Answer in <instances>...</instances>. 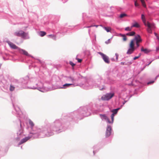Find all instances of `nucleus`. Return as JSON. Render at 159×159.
Returning <instances> with one entry per match:
<instances>
[{"instance_id":"f257e3e1","label":"nucleus","mask_w":159,"mask_h":159,"mask_svg":"<svg viewBox=\"0 0 159 159\" xmlns=\"http://www.w3.org/2000/svg\"><path fill=\"white\" fill-rule=\"evenodd\" d=\"M92 106L90 105L80 107L77 110L65 115L63 119L56 120L54 122L53 129L57 133L65 131L69 126L70 122H75L78 119H82L90 116L91 113Z\"/></svg>"},{"instance_id":"f03ea898","label":"nucleus","mask_w":159,"mask_h":159,"mask_svg":"<svg viewBox=\"0 0 159 159\" xmlns=\"http://www.w3.org/2000/svg\"><path fill=\"white\" fill-rule=\"evenodd\" d=\"M30 126V130L29 133L40 138L45 137H48L53 135L54 130L53 125L54 122L52 124L48 123L46 125L39 128L34 126V124L30 119L28 120Z\"/></svg>"},{"instance_id":"7ed1b4c3","label":"nucleus","mask_w":159,"mask_h":159,"mask_svg":"<svg viewBox=\"0 0 159 159\" xmlns=\"http://www.w3.org/2000/svg\"><path fill=\"white\" fill-rule=\"evenodd\" d=\"M25 80H26L25 88L26 89H38V90L42 92H45L47 91V90L45 87L44 86V84L41 81L38 80L37 82V78L32 76L30 74L24 77Z\"/></svg>"},{"instance_id":"20e7f679","label":"nucleus","mask_w":159,"mask_h":159,"mask_svg":"<svg viewBox=\"0 0 159 159\" xmlns=\"http://www.w3.org/2000/svg\"><path fill=\"white\" fill-rule=\"evenodd\" d=\"M100 80H102V77H100ZM99 84L96 83L95 81L91 78H89L87 79L84 84H78V86L82 87L83 89H92L94 86L98 88L100 90H103L105 89V86L103 85H101L100 83V81L99 82Z\"/></svg>"},{"instance_id":"39448f33","label":"nucleus","mask_w":159,"mask_h":159,"mask_svg":"<svg viewBox=\"0 0 159 159\" xmlns=\"http://www.w3.org/2000/svg\"><path fill=\"white\" fill-rule=\"evenodd\" d=\"M10 81L12 83L10 85L9 90L12 91L14 90L15 88L19 89H25L26 81L25 80L24 77L20 78L19 80L15 79L13 77L8 76ZM25 81H26L25 80Z\"/></svg>"},{"instance_id":"423d86ee","label":"nucleus","mask_w":159,"mask_h":159,"mask_svg":"<svg viewBox=\"0 0 159 159\" xmlns=\"http://www.w3.org/2000/svg\"><path fill=\"white\" fill-rule=\"evenodd\" d=\"M141 19L145 26L148 27L147 30L148 32L150 34H152V29H155L156 28L155 24L153 22L151 23L148 21L146 22V18L143 14H141Z\"/></svg>"},{"instance_id":"0eeeda50","label":"nucleus","mask_w":159,"mask_h":159,"mask_svg":"<svg viewBox=\"0 0 159 159\" xmlns=\"http://www.w3.org/2000/svg\"><path fill=\"white\" fill-rule=\"evenodd\" d=\"M69 26L70 27V28L63 27H61L59 30L60 31L57 32V35H59L60 34L61 35V36L64 35L66 33H69L71 30L73 28V27L70 26Z\"/></svg>"},{"instance_id":"6e6552de","label":"nucleus","mask_w":159,"mask_h":159,"mask_svg":"<svg viewBox=\"0 0 159 159\" xmlns=\"http://www.w3.org/2000/svg\"><path fill=\"white\" fill-rule=\"evenodd\" d=\"M62 84V82L61 81H59V82H58L57 83V88L58 89H66L67 88H68L70 86H71L72 87H75L76 86H78V84H75L71 83V84H69V83H66L64 84H62L61 85H58V84Z\"/></svg>"},{"instance_id":"1a4fd4ad","label":"nucleus","mask_w":159,"mask_h":159,"mask_svg":"<svg viewBox=\"0 0 159 159\" xmlns=\"http://www.w3.org/2000/svg\"><path fill=\"white\" fill-rule=\"evenodd\" d=\"M32 138V139L39 138L29 133L28 136L25 137L24 138L22 139L18 143V146H19L21 144L25 142L29 139Z\"/></svg>"},{"instance_id":"9d476101","label":"nucleus","mask_w":159,"mask_h":159,"mask_svg":"<svg viewBox=\"0 0 159 159\" xmlns=\"http://www.w3.org/2000/svg\"><path fill=\"white\" fill-rule=\"evenodd\" d=\"M12 104L15 111L12 112V114L16 115L18 117L21 118L22 115V112L21 111L20 108L17 106H15L13 102H12Z\"/></svg>"},{"instance_id":"9b49d317","label":"nucleus","mask_w":159,"mask_h":159,"mask_svg":"<svg viewBox=\"0 0 159 159\" xmlns=\"http://www.w3.org/2000/svg\"><path fill=\"white\" fill-rule=\"evenodd\" d=\"M19 120L20 122V129H19L18 131L17 132V137L15 139L16 141H19L20 139L23 138L24 136V135L23 134V130L22 129L21 121L19 118Z\"/></svg>"},{"instance_id":"f8f14e48","label":"nucleus","mask_w":159,"mask_h":159,"mask_svg":"<svg viewBox=\"0 0 159 159\" xmlns=\"http://www.w3.org/2000/svg\"><path fill=\"white\" fill-rule=\"evenodd\" d=\"M137 48L135 47V43L130 42L129 44V48L126 52V54H131Z\"/></svg>"},{"instance_id":"ddd939ff","label":"nucleus","mask_w":159,"mask_h":159,"mask_svg":"<svg viewBox=\"0 0 159 159\" xmlns=\"http://www.w3.org/2000/svg\"><path fill=\"white\" fill-rule=\"evenodd\" d=\"M114 95V93H107L105 95H103L101 98L102 100L108 101L111 99Z\"/></svg>"},{"instance_id":"4468645a","label":"nucleus","mask_w":159,"mask_h":159,"mask_svg":"<svg viewBox=\"0 0 159 159\" xmlns=\"http://www.w3.org/2000/svg\"><path fill=\"white\" fill-rule=\"evenodd\" d=\"M98 54L100 55L105 63L107 64H109L110 63L109 59L108 56L101 52H98Z\"/></svg>"},{"instance_id":"2eb2a0df","label":"nucleus","mask_w":159,"mask_h":159,"mask_svg":"<svg viewBox=\"0 0 159 159\" xmlns=\"http://www.w3.org/2000/svg\"><path fill=\"white\" fill-rule=\"evenodd\" d=\"M112 129L111 126L110 125H107L105 133V137L106 138H108L110 135H112Z\"/></svg>"},{"instance_id":"dca6fc26","label":"nucleus","mask_w":159,"mask_h":159,"mask_svg":"<svg viewBox=\"0 0 159 159\" xmlns=\"http://www.w3.org/2000/svg\"><path fill=\"white\" fill-rule=\"evenodd\" d=\"M142 41L143 40L141 39L140 35L139 34H137L135 36L134 39L131 40L130 42L134 43L135 41V42L141 43Z\"/></svg>"},{"instance_id":"f3484780","label":"nucleus","mask_w":159,"mask_h":159,"mask_svg":"<svg viewBox=\"0 0 159 159\" xmlns=\"http://www.w3.org/2000/svg\"><path fill=\"white\" fill-rule=\"evenodd\" d=\"M115 81L113 78L111 76H108L106 77V79L104 80V82L105 84H114Z\"/></svg>"},{"instance_id":"a211bd4d","label":"nucleus","mask_w":159,"mask_h":159,"mask_svg":"<svg viewBox=\"0 0 159 159\" xmlns=\"http://www.w3.org/2000/svg\"><path fill=\"white\" fill-rule=\"evenodd\" d=\"M18 51L20 53L26 56L31 57L32 58H34V57L32 56L29 54L27 52L23 49H21L20 48H19Z\"/></svg>"},{"instance_id":"6ab92c4d","label":"nucleus","mask_w":159,"mask_h":159,"mask_svg":"<svg viewBox=\"0 0 159 159\" xmlns=\"http://www.w3.org/2000/svg\"><path fill=\"white\" fill-rule=\"evenodd\" d=\"M49 29L50 30H55L56 28L57 23L54 22V21H52L48 23Z\"/></svg>"},{"instance_id":"aec40b11","label":"nucleus","mask_w":159,"mask_h":159,"mask_svg":"<svg viewBox=\"0 0 159 159\" xmlns=\"http://www.w3.org/2000/svg\"><path fill=\"white\" fill-rule=\"evenodd\" d=\"M8 44L9 46L12 49H17L18 50H19L20 48L16 46L15 44L13 43H12L10 42V41H7Z\"/></svg>"},{"instance_id":"412c9836","label":"nucleus","mask_w":159,"mask_h":159,"mask_svg":"<svg viewBox=\"0 0 159 159\" xmlns=\"http://www.w3.org/2000/svg\"><path fill=\"white\" fill-rule=\"evenodd\" d=\"M140 51L142 52H143L144 54H148L150 52L152 51V50L148 49L147 48H144L143 47H142L140 49Z\"/></svg>"},{"instance_id":"4be33fe9","label":"nucleus","mask_w":159,"mask_h":159,"mask_svg":"<svg viewBox=\"0 0 159 159\" xmlns=\"http://www.w3.org/2000/svg\"><path fill=\"white\" fill-rule=\"evenodd\" d=\"M24 31L22 30H20L18 31L15 32L14 33V35L18 37H22L23 34H24Z\"/></svg>"},{"instance_id":"5701e85b","label":"nucleus","mask_w":159,"mask_h":159,"mask_svg":"<svg viewBox=\"0 0 159 159\" xmlns=\"http://www.w3.org/2000/svg\"><path fill=\"white\" fill-rule=\"evenodd\" d=\"M99 115L101 118L102 120H105L108 123V118L105 114H100Z\"/></svg>"},{"instance_id":"b1692460","label":"nucleus","mask_w":159,"mask_h":159,"mask_svg":"<svg viewBox=\"0 0 159 159\" xmlns=\"http://www.w3.org/2000/svg\"><path fill=\"white\" fill-rule=\"evenodd\" d=\"M6 153L4 149V148L0 146V158L4 156Z\"/></svg>"},{"instance_id":"393cba45","label":"nucleus","mask_w":159,"mask_h":159,"mask_svg":"<svg viewBox=\"0 0 159 159\" xmlns=\"http://www.w3.org/2000/svg\"><path fill=\"white\" fill-rule=\"evenodd\" d=\"M134 23L132 24V25L131 26V28L135 27L137 28H139L140 27V25L136 21L134 20Z\"/></svg>"},{"instance_id":"a878e982","label":"nucleus","mask_w":159,"mask_h":159,"mask_svg":"<svg viewBox=\"0 0 159 159\" xmlns=\"http://www.w3.org/2000/svg\"><path fill=\"white\" fill-rule=\"evenodd\" d=\"M58 35H57V33L56 35H55L54 34H51L48 35L47 36L48 37L54 40H56L57 39V37Z\"/></svg>"},{"instance_id":"bb28decb","label":"nucleus","mask_w":159,"mask_h":159,"mask_svg":"<svg viewBox=\"0 0 159 159\" xmlns=\"http://www.w3.org/2000/svg\"><path fill=\"white\" fill-rule=\"evenodd\" d=\"M24 33L23 34V35H22L21 37L25 39H29L30 37L28 34L25 33V32H24Z\"/></svg>"},{"instance_id":"cd10ccee","label":"nucleus","mask_w":159,"mask_h":159,"mask_svg":"<svg viewBox=\"0 0 159 159\" xmlns=\"http://www.w3.org/2000/svg\"><path fill=\"white\" fill-rule=\"evenodd\" d=\"M115 115H113V114H111V121H110L109 120V119L108 118V123L109 124H112L114 122V116Z\"/></svg>"},{"instance_id":"c85d7f7f","label":"nucleus","mask_w":159,"mask_h":159,"mask_svg":"<svg viewBox=\"0 0 159 159\" xmlns=\"http://www.w3.org/2000/svg\"><path fill=\"white\" fill-rule=\"evenodd\" d=\"M135 34V32L134 31H132L128 33H127L126 35L129 36H134Z\"/></svg>"},{"instance_id":"c756f323","label":"nucleus","mask_w":159,"mask_h":159,"mask_svg":"<svg viewBox=\"0 0 159 159\" xmlns=\"http://www.w3.org/2000/svg\"><path fill=\"white\" fill-rule=\"evenodd\" d=\"M104 29L107 32H110L111 33V29L110 27H104Z\"/></svg>"},{"instance_id":"7c9ffc66","label":"nucleus","mask_w":159,"mask_h":159,"mask_svg":"<svg viewBox=\"0 0 159 159\" xmlns=\"http://www.w3.org/2000/svg\"><path fill=\"white\" fill-rule=\"evenodd\" d=\"M5 6H6L7 7L8 6V4L7 2H5L2 4L0 3V7H4Z\"/></svg>"},{"instance_id":"2f4dec72","label":"nucleus","mask_w":159,"mask_h":159,"mask_svg":"<svg viewBox=\"0 0 159 159\" xmlns=\"http://www.w3.org/2000/svg\"><path fill=\"white\" fill-rule=\"evenodd\" d=\"M46 34V33L44 31H40L39 33V35L41 37H43Z\"/></svg>"},{"instance_id":"473e14b6","label":"nucleus","mask_w":159,"mask_h":159,"mask_svg":"<svg viewBox=\"0 0 159 159\" xmlns=\"http://www.w3.org/2000/svg\"><path fill=\"white\" fill-rule=\"evenodd\" d=\"M111 69H109L105 72L106 75V77L110 76L111 74Z\"/></svg>"},{"instance_id":"72a5a7b5","label":"nucleus","mask_w":159,"mask_h":159,"mask_svg":"<svg viewBox=\"0 0 159 159\" xmlns=\"http://www.w3.org/2000/svg\"><path fill=\"white\" fill-rule=\"evenodd\" d=\"M97 146H94L93 147V155H94L97 152H98V151L99 150V149H96V148H97Z\"/></svg>"},{"instance_id":"f704fd0d","label":"nucleus","mask_w":159,"mask_h":159,"mask_svg":"<svg viewBox=\"0 0 159 159\" xmlns=\"http://www.w3.org/2000/svg\"><path fill=\"white\" fill-rule=\"evenodd\" d=\"M99 26H102V25H91L90 26H85L84 27V28H90L91 27H94V26L96 27H98Z\"/></svg>"},{"instance_id":"c9c22d12","label":"nucleus","mask_w":159,"mask_h":159,"mask_svg":"<svg viewBox=\"0 0 159 159\" xmlns=\"http://www.w3.org/2000/svg\"><path fill=\"white\" fill-rule=\"evenodd\" d=\"M54 20L52 21H54V22L57 24V22L59 21V17L57 16H54Z\"/></svg>"},{"instance_id":"e433bc0d","label":"nucleus","mask_w":159,"mask_h":159,"mask_svg":"<svg viewBox=\"0 0 159 159\" xmlns=\"http://www.w3.org/2000/svg\"><path fill=\"white\" fill-rule=\"evenodd\" d=\"M66 77L67 78V79H70L71 80L72 82H74V81H76V79H75L74 77L71 76Z\"/></svg>"},{"instance_id":"4c0bfd02","label":"nucleus","mask_w":159,"mask_h":159,"mask_svg":"<svg viewBox=\"0 0 159 159\" xmlns=\"http://www.w3.org/2000/svg\"><path fill=\"white\" fill-rule=\"evenodd\" d=\"M127 15L125 13H122L120 14L119 17L120 18H122L124 17L127 16Z\"/></svg>"},{"instance_id":"58836bf2","label":"nucleus","mask_w":159,"mask_h":159,"mask_svg":"<svg viewBox=\"0 0 159 159\" xmlns=\"http://www.w3.org/2000/svg\"><path fill=\"white\" fill-rule=\"evenodd\" d=\"M111 111L112 112V114H113V115H115V114H116L118 112L117 111H116V109H112Z\"/></svg>"},{"instance_id":"ea45409f","label":"nucleus","mask_w":159,"mask_h":159,"mask_svg":"<svg viewBox=\"0 0 159 159\" xmlns=\"http://www.w3.org/2000/svg\"><path fill=\"white\" fill-rule=\"evenodd\" d=\"M134 5L135 7H137L138 8H139L140 7V6L139 3H137V2L135 0L134 1Z\"/></svg>"},{"instance_id":"a19ab883","label":"nucleus","mask_w":159,"mask_h":159,"mask_svg":"<svg viewBox=\"0 0 159 159\" xmlns=\"http://www.w3.org/2000/svg\"><path fill=\"white\" fill-rule=\"evenodd\" d=\"M154 80H150L147 83V84L148 85H149L150 84H152L154 83Z\"/></svg>"},{"instance_id":"79ce46f5","label":"nucleus","mask_w":159,"mask_h":159,"mask_svg":"<svg viewBox=\"0 0 159 159\" xmlns=\"http://www.w3.org/2000/svg\"><path fill=\"white\" fill-rule=\"evenodd\" d=\"M131 28L129 27L128 26L125 28V30L127 31H130L131 30Z\"/></svg>"},{"instance_id":"37998d69","label":"nucleus","mask_w":159,"mask_h":159,"mask_svg":"<svg viewBox=\"0 0 159 159\" xmlns=\"http://www.w3.org/2000/svg\"><path fill=\"white\" fill-rule=\"evenodd\" d=\"M142 3V6L144 8H146V5L145 3V2L144 0L142 1V2H141Z\"/></svg>"},{"instance_id":"c03bdc74","label":"nucleus","mask_w":159,"mask_h":159,"mask_svg":"<svg viewBox=\"0 0 159 159\" xmlns=\"http://www.w3.org/2000/svg\"><path fill=\"white\" fill-rule=\"evenodd\" d=\"M69 64L72 67H73L76 65V64L74 63L72 61H69Z\"/></svg>"},{"instance_id":"a18cd8bd","label":"nucleus","mask_w":159,"mask_h":159,"mask_svg":"<svg viewBox=\"0 0 159 159\" xmlns=\"http://www.w3.org/2000/svg\"><path fill=\"white\" fill-rule=\"evenodd\" d=\"M122 37H123V40L124 41H126L127 38L125 34H124V35L122 36Z\"/></svg>"},{"instance_id":"49530a36","label":"nucleus","mask_w":159,"mask_h":159,"mask_svg":"<svg viewBox=\"0 0 159 159\" xmlns=\"http://www.w3.org/2000/svg\"><path fill=\"white\" fill-rule=\"evenodd\" d=\"M115 55L116 57V61L117 62L118 61V60L119 55L117 53H115Z\"/></svg>"},{"instance_id":"de8ad7c7","label":"nucleus","mask_w":159,"mask_h":159,"mask_svg":"<svg viewBox=\"0 0 159 159\" xmlns=\"http://www.w3.org/2000/svg\"><path fill=\"white\" fill-rule=\"evenodd\" d=\"M155 36L156 37L157 39L159 41V37L158 34L156 32H154V33Z\"/></svg>"},{"instance_id":"09e8293b","label":"nucleus","mask_w":159,"mask_h":159,"mask_svg":"<svg viewBox=\"0 0 159 159\" xmlns=\"http://www.w3.org/2000/svg\"><path fill=\"white\" fill-rule=\"evenodd\" d=\"M86 17V13H82V18L83 20L84 21V19H85V17Z\"/></svg>"},{"instance_id":"8fccbe9b","label":"nucleus","mask_w":159,"mask_h":159,"mask_svg":"<svg viewBox=\"0 0 159 159\" xmlns=\"http://www.w3.org/2000/svg\"><path fill=\"white\" fill-rule=\"evenodd\" d=\"M76 59L77 60L78 62L79 63L81 62L82 61V59L78 58L77 57H76Z\"/></svg>"},{"instance_id":"3c124183","label":"nucleus","mask_w":159,"mask_h":159,"mask_svg":"<svg viewBox=\"0 0 159 159\" xmlns=\"http://www.w3.org/2000/svg\"><path fill=\"white\" fill-rule=\"evenodd\" d=\"M110 43H111L110 39H109L107 40L105 42V43L107 44Z\"/></svg>"},{"instance_id":"603ef678","label":"nucleus","mask_w":159,"mask_h":159,"mask_svg":"<svg viewBox=\"0 0 159 159\" xmlns=\"http://www.w3.org/2000/svg\"><path fill=\"white\" fill-rule=\"evenodd\" d=\"M153 61V60L152 61H149L147 64H146L145 65V66H144V68H145L146 66H148L149 65H150Z\"/></svg>"},{"instance_id":"864d4df0","label":"nucleus","mask_w":159,"mask_h":159,"mask_svg":"<svg viewBox=\"0 0 159 159\" xmlns=\"http://www.w3.org/2000/svg\"><path fill=\"white\" fill-rule=\"evenodd\" d=\"M139 43L136 42V48H139L140 46V44Z\"/></svg>"},{"instance_id":"5fc2aeb1","label":"nucleus","mask_w":159,"mask_h":159,"mask_svg":"<svg viewBox=\"0 0 159 159\" xmlns=\"http://www.w3.org/2000/svg\"><path fill=\"white\" fill-rule=\"evenodd\" d=\"M139 58L138 57V56H135L134 57H133V60H132V61L134 60H135Z\"/></svg>"},{"instance_id":"6e6d98bb","label":"nucleus","mask_w":159,"mask_h":159,"mask_svg":"<svg viewBox=\"0 0 159 159\" xmlns=\"http://www.w3.org/2000/svg\"><path fill=\"white\" fill-rule=\"evenodd\" d=\"M123 105H121L120 107H118L117 108H116V111H117L118 112V110L120 109L122 107Z\"/></svg>"},{"instance_id":"4d7b16f0","label":"nucleus","mask_w":159,"mask_h":159,"mask_svg":"<svg viewBox=\"0 0 159 159\" xmlns=\"http://www.w3.org/2000/svg\"><path fill=\"white\" fill-rule=\"evenodd\" d=\"M120 64L121 65H126L127 64H126L125 62H121L120 63Z\"/></svg>"},{"instance_id":"13d9d810","label":"nucleus","mask_w":159,"mask_h":159,"mask_svg":"<svg viewBox=\"0 0 159 159\" xmlns=\"http://www.w3.org/2000/svg\"><path fill=\"white\" fill-rule=\"evenodd\" d=\"M111 61H116V60L114 58H111Z\"/></svg>"},{"instance_id":"bf43d9fd","label":"nucleus","mask_w":159,"mask_h":159,"mask_svg":"<svg viewBox=\"0 0 159 159\" xmlns=\"http://www.w3.org/2000/svg\"><path fill=\"white\" fill-rule=\"evenodd\" d=\"M159 50V46L157 47L156 48V51H157Z\"/></svg>"},{"instance_id":"052dcab7","label":"nucleus","mask_w":159,"mask_h":159,"mask_svg":"<svg viewBox=\"0 0 159 159\" xmlns=\"http://www.w3.org/2000/svg\"><path fill=\"white\" fill-rule=\"evenodd\" d=\"M36 60H38L39 61V62L41 64L42 62V61L40 60L39 59H36Z\"/></svg>"},{"instance_id":"680f3d73","label":"nucleus","mask_w":159,"mask_h":159,"mask_svg":"<svg viewBox=\"0 0 159 159\" xmlns=\"http://www.w3.org/2000/svg\"><path fill=\"white\" fill-rule=\"evenodd\" d=\"M68 0H62L63 3L66 2Z\"/></svg>"},{"instance_id":"e2e57ef3","label":"nucleus","mask_w":159,"mask_h":159,"mask_svg":"<svg viewBox=\"0 0 159 159\" xmlns=\"http://www.w3.org/2000/svg\"><path fill=\"white\" fill-rule=\"evenodd\" d=\"M133 61H129L128 62V63L129 64H131L132 63Z\"/></svg>"},{"instance_id":"0e129e2a","label":"nucleus","mask_w":159,"mask_h":159,"mask_svg":"<svg viewBox=\"0 0 159 159\" xmlns=\"http://www.w3.org/2000/svg\"><path fill=\"white\" fill-rule=\"evenodd\" d=\"M159 77V74L157 75L155 78V80H156L157 78Z\"/></svg>"},{"instance_id":"69168bd1","label":"nucleus","mask_w":159,"mask_h":159,"mask_svg":"<svg viewBox=\"0 0 159 159\" xmlns=\"http://www.w3.org/2000/svg\"><path fill=\"white\" fill-rule=\"evenodd\" d=\"M141 53H140L139 54V55L137 56L139 58L141 56Z\"/></svg>"},{"instance_id":"338daca9","label":"nucleus","mask_w":159,"mask_h":159,"mask_svg":"<svg viewBox=\"0 0 159 159\" xmlns=\"http://www.w3.org/2000/svg\"><path fill=\"white\" fill-rule=\"evenodd\" d=\"M124 34H119V35L121 36V37H122L124 35Z\"/></svg>"},{"instance_id":"774afa93","label":"nucleus","mask_w":159,"mask_h":159,"mask_svg":"<svg viewBox=\"0 0 159 159\" xmlns=\"http://www.w3.org/2000/svg\"><path fill=\"white\" fill-rule=\"evenodd\" d=\"M126 102V101H124V102H123V105H124L125 103Z\"/></svg>"}]
</instances>
